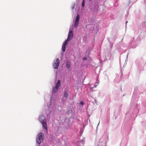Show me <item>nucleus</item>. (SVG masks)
I'll return each mask as SVG.
<instances>
[{"instance_id":"nucleus-1","label":"nucleus","mask_w":146,"mask_h":146,"mask_svg":"<svg viewBox=\"0 0 146 146\" xmlns=\"http://www.w3.org/2000/svg\"><path fill=\"white\" fill-rule=\"evenodd\" d=\"M60 80H58L57 81L56 84L55 86L54 87L52 90V93L51 96V99H50V102L48 106V109L50 110H56V105L55 104L53 97L54 96V93H56L58 90L60 85Z\"/></svg>"},{"instance_id":"nucleus-2","label":"nucleus","mask_w":146,"mask_h":146,"mask_svg":"<svg viewBox=\"0 0 146 146\" xmlns=\"http://www.w3.org/2000/svg\"><path fill=\"white\" fill-rule=\"evenodd\" d=\"M80 19V15H77L76 19L75 21H73V24L72 27L70 29L68 35L67 39L70 40L73 37V28L74 27V28H76L78 26Z\"/></svg>"},{"instance_id":"nucleus-3","label":"nucleus","mask_w":146,"mask_h":146,"mask_svg":"<svg viewBox=\"0 0 146 146\" xmlns=\"http://www.w3.org/2000/svg\"><path fill=\"white\" fill-rule=\"evenodd\" d=\"M40 122L41 123L43 128L47 130V126L45 116L42 115H40L38 118Z\"/></svg>"},{"instance_id":"nucleus-4","label":"nucleus","mask_w":146,"mask_h":146,"mask_svg":"<svg viewBox=\"0 0 146 146\" xmlns=\"http://www.w3.org/2000/svg\"><path fill=\"white\" fill-rule=\"evenodd\" d=\"M44 138V135L42 133H39L37 135L36 138L37 143L38 144H40L43 141Z\"/></svg>"},{"instance_id":"nucleus-5","label":"nucleus","mask_w":146,"mask_h":146,"mask_svg":"<svg viewBox=\"0 0 146 146\" xmlns=\"http://www.w3.org/2000/svg\"><path fill=\"white\" fill-rule=\"evenodd\" d=\"M60 64V60L58 58L55 59L53 61L52 66L55 69H57Z\"/></svg>"},{"instance_id":"nucleus-6","label":"nucleus","mask_w":146,"mask_h":146,"mask_svg":"<svg viewBox=\"0 0 146 146\" xmlns=\"http://www.w3.org/2000/svg\"><path fill=\"white\" fill-rule=\"evenodd\" d=\"M68 41H69V40L67 39L65 40L62 44V50L63 52H64L65 51L66 46Z\"/></svg>"},{"instance_id":"nucleus-7","label":"nucleus","mask_w":146,"mask_h":146,"mask_svg":"<svg viewBox=\"0 0 146 146\" xmlns=\"http://www.w3.org/2000/svg\"><path fill=\"white\" fill-rule=\"evenodd\" d=\"M68 41H69V40L67 39L65 40L62 44V50L63 52H64L65 51L66 46Z\"/></svg>"},{"instance_id":"nucleus-8","label":"nucleus","mask_w":146,"mask_h":146,"mask_svg":"<svg viewBox=\"0 0 146 146\" xmlns=\"http://www.w3.org/2000/svg\"><path fill=\"white\" fill-rule=\"evenodd\" d=\"M71 66V63L68 60L66 62V67L68 68H70Z\"/></svg>"},{"instance_id":"nucleus-9","label":"nucleus","mask_w":146,"mask_h":146,"mask_svg":"<svg viewBox=\"0 0 146 146\" xmlns=\"http://www.w3.org/2000/svg\"><path fill=\"white\" fill-rule=\"evenodd\" d=\"M64 97L65 98H66L68 96V94L67 92L66 91H64Z\"/></svg>"},{"instance_id":"nucleus-10","label":"nucleus","mask_w":146,"mask_h":146,"mask_svg":"<svg viewBox=\"0 0 146 146\" xmlns=\"http://www.w3.org/2000/svg\"><path fill=\"white\" fill-rule=\"evenodd\" d=\"M85 4V0H83L82 1V6L84 7Z\"/></svg>"},{"instance_id":"nucleus-11","label":"nucleus","mask_w":146,"mask_h":146,"mask_svg":"<svg viewBox=\"0 0 146 146\" xmlns=\"http://www.w3.org/2000/svg\"><path fill=\"white\" fill-rule=\"evenodd\" d=\"M75 6V4L74 3L73 4L72 7H71V8L72 9H74Z\"/></svg>"},{"instance_id":"nucleus-12","label":"nucleus","mask_w":146,"mask_h":146,"mask_svg":"<svg viewBox=\"0 0 146 146\" xmlns=\"http://www.w3.org/2000/svg\"><path fill=\"white\" fill-rule=\"evenodd\" d=\"M84 102H81L80 103V105L82 106L84 104Z\"/></svg>"},{"instance_id":"nucleus-13","label":"nucleus","mask_w":146,"mask_h":146,"mask_svg":"<svg viewBox=\"0 0 146 146\" xmlns=\"http://www.w3.org/2000/svg\"><path fill=\"white\" fill-rule=\"evenodd\" d=\"M87 60V58L86 57H84L83 58V60Z\"/></svg>"},{"instance_id":"nucleus-14","label":"nucleus","mask_w":146,"mask_h":146,"mask_svg":"<svg viewBox=\"0 0 146 146\" xmlns=\"http://www.w3.org/2000/svg\"><path fill=\"white\" fill-rule=\"evenodd\" d=\"M91 0H89V2H90Z\"/></svg>"},{"instance_id":"nucleus-15","label":"nucleus","mask_w":146,"mask_h":146,"mask_svg":"<svg viewBox=\"0 0 146 146\" xmlns=\"http://www.w3.org/2000/svg\"><path fill=\"white\" fill-rule=\"evenodd\" d=\"M127 23V21H126V23Z\"/></svg>"},{"instance_id":"nucleus-16","label":"nucleus","mask_w":146,"mask_h":146,"mask_svg":"<svg viewBox=\"0 0 146 146\" xmlns=\"http://www.w3.org/2000/svg\"><path fill=\"white\" fill-rule=\"evenodd\" d=\"M57 72H56V75L57 74Z\"/></svg>"}]
</instances>
